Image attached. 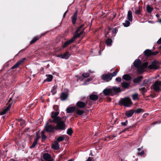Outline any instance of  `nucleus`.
I'll list each match as a JSON object with an SVG mask.
<instances>
[{"instance_id":"8","label":"nucleus","mask_w":161,"mask_h":161,"mask_svg":"<svg viewBox=\"0 0 161 161\" xmlns=\"http://www.w3.org/2000/svg\"><path fill=\"white\" fill-rule=\"evenodd\" d=\"M153 90L155 91H159L161 90V80L155 81L153 85Z\"/></svg>"},{"instance_id":"10","label":"nucleus","mask_w":161,"mask_h":161,"mask_svg":"<svg viewBox=\"0 0 161 161\" xmlns=\"http://www.w3.org/2000/svg\"><path fill=\"white\" fill-rule=\"evenodd\" d=\"M70 56V54H69V52L66 51L63 54H60L57 55V57L62 59H67L69 58Z\"/></svg>"},{"instance_id":"18","label":"nucleus","mask_w":161,"mask_h":161,"mask_svg":"<svg viewBox=\"0 0 161 161\" xmlns=\"http://www.w3.org/2000/svg\"><path fill=\"white\" fill-rule=\"evenodd\" d=\"M127 19L130 22L132 20V12L130 10H129L128 12L127 15Z\"/></svg>"},{"instance_id":"29","label":"nucleus","mask_w":161,"mask_h":161,"mask_svg":"<svg viewBox=\"0 0 161 161\" xmlns=\"http://www.w3.org/2000/svg\"><path fill=\"white\" fill-rule=\"evenodd\" d=\"M47 78L45 80V81L50 82L53 80V76L51 75H46Z\"/></svg>"},{"instance_id":"9","label":"nucleus","mask_w":161,"mask_h":161,"mask_svg":"<svg viewBox=\"0 0 161 161\" xmlns=\"http://www.w3.org/2000/svg\"><path fill=\"white\" fill-rule=\"evenodd\" d=\"M102 79L106 82L111 80L113 77L112 74H103L101 76Z\"/></svg>"},{"instance_id":"49","label":"nucleus","mask_w":161,"mask_h":161,"mask_svg":"<svg viewBox=\"0 0 161 161\" xmlns=\"http://www.w3.org/2000/svg\"><path fill=\"white\" fill-rule=\"evenodd\" d=\"M157 43L158 44H161V38H160L157 41Z\"/></svg>"},{"instance_id":"41","label":"nucleus","mask_w":161,"mask_h":161,"mask_svg":"<svg viewBox=\"0 0 161 161\" xmlns=\"http://www.w3.org/2000/svg\"><path fill=\"white\" fill-rule=\"evenodd\" d=\"M143 110L142 108H139L136 109L135 110H134V112H135L136 113H139L142 112H143Z\"/></svg>"},{"instance_id":"2","label":"nucleus","mask_w":161,"mask_h":161,"mask_svg":"<svg viewBox=\"0 0 161 161\" xmlns=\"http://www.w3.org/2000/svg\"><path fill=\"white\" fill-rule=\"evenodd\" d=\"M147 62L142 63L139 59H136L134 62V66L137 68V70L138 73H142L144 72L145 69L148 65Z\"/></svg>"},{"instance_id":"48","label":"nucleus","mask_w":161,"mask_h":161,"mask_svg":"<svg viewBox=\"0 0 161 161\" xmlns=\"http://www.w3.org/2000/svg\"><path fill=\"white\" fill-rule=\"evenodd\" d=\"M36 138L35 140H37V141L40 138V136L38 134V133H36Z\"/></svg>"},{"instance_id":"59","label":"nucleus","mask_w":161,"mask_h":161,"mask_svg":"<svg viewBox=\"0 0 161 161\" xmlns=\"http://www.w3.org/2000/svg\"><path fill=\"white\" fill-rule=\"evenodd\" d=\"M89 72H90V73H92V72L91 71H89Z\"/></svg>"},{"instance_id":"31","label":"nucleus","mask_w":161,"mask_h":161,"mask_svg":"<svg viewBox=\"0 0 161 161\" xmlns=\"http://www.w3.org/2000/svg\"><path fill=\"white\" fill-rule=\"evenodd\" d=\"M153 8L151 7L150 5H148L147 7V10L149 13H151L153 11Z\"/></svg>"},{"instance_id":"1","label":"nucleus","mask_w":161,"mask_h":161,"mask_svg":"<svg viewBox=\"0 0 161 161\" xmlns=\"http://www.w3.org/2000/svg\"><path fill=\"white\" fill-rule=\"evenodd\" d=\"M84 25V24H82L78 28L77 30L75 32V34L73 37L69 40L65 42L63 44L62 46L63 48H65L67 46L74 42L76 39L79 37L81 35L83 34L85 28H82V27Z\"/></svg>"},{"instance_id":"38","label":"nucleus","mask_w":161,"mask_h":161,"mask_svg":"<svg viewBox=\"0 0 161 161\" xmlns=\"http://www.w3.org/2000/svg\"><path fill=\"white\" fill-rule=\"evenodd\" d=\"M142 8L141 7H139V8L136 10L135 11V13L136 14H140L141 12Z\"/></svg>"},{"instance_id":"36","label":"nucleus","mask_w":161,"mask_h":161,"mask_svg":"<svg viewBox=\"0 0 161 161\" xmlns=\"http://www.w3.org/2000/svg\"><path fill=\"white\" fill-rule=\"evenodd\" d=\"M138 93H135L132 95V99L133 100H136L138 99Z\"/></svg>"},{"instance_id":"28","label":"nucleus","mask_w":161,"mask_h":161,"mask_svg":"<svg viewBox=\"0 0 161 161\" xmlns=\"http://www.w3.org/2000/svg\"><path fill=\"white\" fill-rule=\"evenodd\" d=\"M77 12H75L72 18V23L73 24H75L76 22L77 18Z\"/></svg>"},{"instance_id":"42","label":"nucleus","mask_w":161,"mask_h":161,"mask_svg":"<svg viewBox=\"0 0 161 161\" xmlns=\"http://www.w3.org/2000/svg\"><path fill=\"white\" fill-rule=\"evenodd\" d=\"M19 122L21 126H23L25 123V121L21 119H19Z\"/></svg>"},{"instance_id":"43","label":"nucleus","mask_w":161,"mask_h":161,"mask_svg":"<svg viewBox=\"0 0 161 161\" xmlns=\"http://www.w3.org/2000/svg\"><path fill=\"white\" fill-rule=\"evenodd\" d=\"M89 74L87 73H83L82 76L84 78H87L89 77Z\"/></svg>"},{"instance_id":"58","label":"nucleus","mask_w":161,"mask_h":161,"mask_svg":"<svg viewBox=\"0 0 161 161\" xmlns=\"http://www.w3.org/2000/svg\"><path fill=\"white\" fill-rule=\"evenodd\" d=\"M68 161H73L72 159H70Z\"/></svg>"},{"instance_id":"15","label":"nucleus","mask_w":161,"mask_h":161,"mask_svg":"<svg viewBox=\"0 0 161 161\" xmlns=\"http://www.w3.org/2000/svg\"><path fill=\"white\" fill-rule=\"evenodd\" d=\"M86 104V103L83 102L79 101L76 103V105L79 108H83L85 107Z\"/></svg>"},{"instance_id":"47","label":"nucleus","mask_w":161,"mask_h":161,"mask_svg":"<svg viewBox=\"0 0 161 161\" xmlns=\"http://www.w3.org/2000/svg\"><path fill=\"white\" fill-rule=\"evenodd\" d=\"M116 80L118 82H120L121 81V79L120 77H118L116 78Z\"/></svg>"},{"instance_id":"23","label":"nucleus","mask_w":161,"mask_h":161,"mask_svg":"<svg viewBox=\"0 0 161 161\" xmlns=\"http://www.w3.org/2000/svg\"><path fill=\"white\" fill-rule=\"evenodd\" d=\"M131 77L128 74H125L123 76V79L126 81H129L131 79Z\"/></svg>"},{"instance_id":"50","label":"nucleus","mask_w":161,"mask_h":161,"mask_svg":"<svg viewBox=\"0 0 161 161\" xmlns=\"http://www.w3.org/2000/svg\"><path fill=\"white\" fill-rule=\"evenodd\" d=\"M117 73V71H114L113 72V74H112L113 77L116 76V75Z\"/></svg>"},{"instance_id":"55","label":"nucleus","mask_w":161,"mask_h":161,"mask_svg":"<svg viewBox=\"0 0 161 161\" xmlns=\"http://www.w3.org/2000/svg\"><path fill=\"white\" fill-rule=\"evenodd\" d=\"M81 80L80 79V77H79L78 79H77V81H78V80Z\"/></svg>"},{"instance_id":"56","label":"nucleus","mask_w":161,"mask_h":161,"mask_svg":"<svg viewBox=\"0 0 161 161\" xmlns=\"http://www.w3.org/2000/svg\"><path fill=\"white\" fill-rule=\"evenodd\" d=\"M125 122L127 125V123H128L127 120H126Z\"/></svg>"},{"instance_id":"14","label":"nucleus","mask_w":161,"mask_h":161,"mask_svg":"<svg viewBox=\"0 0 161 161\" xmlns=\"http://www.w3.org/2000/svg\"><path fill=\"white\" fill-rule=\"evenodd\" d=\"M112 90L111 88H107L105 89L103 91V92L105 96L109 95H112Z\"/></svg>"},{"instance_id":"46","label":"nucleus","mask_w":161,"mask_h":161,"mask_svg":"<svg viewBox=\"0 0 161 161\" xmlns=\"http://www.w3.org/2000/svg\"><path fill=\"white\" fill-rule=\"evenodd\" d=\"M158 53V52L156 51L154 52H152V55H155Z\"/></svg>"},{"instance_id":"6","label":"nucleus","mask_w":161,"mask_h":161,"mask_svg":"<svg viewBox=\"0 0 161 161\" xmlns=\"http://www.w3.org/2000/svg\"><path fill=\"white\" fill-rule=\"evenodd\" d=\"M159 64L158 62L156 60L152 61L151 64H149L148 68L150 69L156 70L159 68Z\"/></svg>"},{"instance_id":"16","label":"nucleus","mask_w":161,"mask_h":161,"mask_svg":"<svg viewBox=\"0 0 161 161\" xmlns=\"http://www.w3.org/2000/svg\"><path fill=\"white\" fill-rule=\"evenodd\" d=\"M45 33H43L42 34V35H40L38 36H36L35 37H34L30 42V44H32L35 42H36L38 39L41 37L42 36H44L45 35Z\"/></svg>"},{"instance_id":"37","label":"nucleus","mask_w":161,"mask_h":161,"mask_svg":"<svg viewBox=\"0 0 161 161\" xmlns=\"http://www.w3.org/2000/svg\"><path fill=\"white\" fill-rule=\"evenodd\" d=\"M67 134L69 136H71L73 133V131L71 128L68 129L67 130Z\"/></svg>"},{"instance_id":"54","label":"nucleus","mask_w":161,"mask_h":161,"mask_svg":"<svg viewBox=\"0 0 161 161\" xmlns=\"http://www.w3.org/2000/svg\"><path fill=\"white\" fill-rule=\"evenodd\" d=\"M68 12V10H67L66 11L65 13H64V15H63V17H65V15L66 14V13Z\"/></svg>"},{"instance_id":"4","label":"nucleus","mask_w":161,"mask_h":161,"mask_svg":"<svg viewBox=\"0 0 161 161\" xmlns=\"http://www.w3.org/2000/svg\"><path fill=\"white\" fill-rule=\"evenodd\" d=\"M119 103L126 107H130L132 105V103L130 98L126 97L121 99L119 101Z\"/></svg>"},{"instance_id":"32","label":"nucleus","mask_w":161,"mask_h":161,"mask_svg":"<svg viewBox=\"0 0 161 161\" xmlns=\"http://www.w3.org/2000/svg\"><path fill=\"white\" fill-rule=\"evenodd\" d=\"M130 21L128 20H126L125 21V22L123 23V24L125 27H127L129 26L130 24Z\"/></svg>"},{"instance_id":"11","label":"nucleus","mask_w":161,"mask_h":161,"mask_svg":"<svg viewBox=\"0 0 161 161\" xmlns=\"http://www.w3.org/2000/svg\"><path fill=\"white\" fill-rule=\"evenodd\" d=\"M25 58H23L18 62H17V63L15 64V65L13 66L12 67V69H14L16 68H18L19 66L23 63L24 62V61L25 60Z\"/></svg>"},{"instance_id":"21","label":"nucleus","mask_w":161,"mask_h":161,"mask_svg":"<svg viewBox=\"0 0 161 161\" xmlns=\"http://www.w3.org/2000/svg\"><path fill=\"white\" fill-rule=\"evenodd\" d=\"M75 107H70L67 108L66 112L67 113H72L75 110Z\"/></svg>"},{"instance_id":"62","label":"nucleus","mask_w":161,"mask_h":161,"mask_svg":"<svg viewBox=\"0 0 161 161\" xmlns=\"http://www.w3.org/2000/svg\"><path fill=\"white\" fill-rule=\"evenodd\" d=\"M76 77H78V76H76Z\"/></svg>"},{"instance_id":"33","label":"nucleus","mask_w":161,"mask_h":161,"mask_svg":"<svg viewBox=\"0 0 161 161\" xmlns=\"http://www.w3.org/2000/svg\"><path fill=\"white\" fill-rule=\"evenodd\" d=\"M45 132V130H44L42 131V133H41L42 138V140H45L47 138L46 136L44 134Z\"/></svg>"},{"instance_id":"40","label":"nucleus","mask_w":161,"mask_h":161,"mask_svg":"<svg viewBox=\"0 0 161 161\" xmlns=\"http://www.w3.org/2000/svg\"><path fill=\"white\" fill-rule=\"evenodd\" d=\"M37 142V140H35L32 145L30 147L31 148H33L35 147Z\"/></svg>"},{"instance_id":"60","label":"nucleus","mask_w":161,"mask_h":161,"mask_svg":"<svg viewBox=\"0 0 161 161\" xmlns=\"http://www.w3.org/2000/svg\"><path fill=\"white\" fill-rule=\"evenodd\" d=\"M159 48H161V46H160V47H159Z\"/></svg>"},{"instance_id":"30","label":"nucleus","mask_w":161,"mask_h":161,"mask_svg":"<svg viewBox=\"0 0 161 161\" xmlns=\"http://www.w3.org/2000/svg\"><path fill=\"white\" fill-rule=\"evenodd\" d=\"M59 113V112H52L51 113V117L53 119H54V118H55V117H57V116L58 114Z\"/></svg>"},{"instance_id":"17","label":"nucleus","mask_w":161,"mask_h":161,"mask_svg":"<svg viewBox=\"0 0 161 161\" xmlns=\"http://www.w3.org/2000/svg\"><path fill=\"white\" fill-rule=\"evenodd\" d=\"M134 113V110H131L127 111L125 112V115L127 117H130L133 115Z\"/></svg>"},{"instance_id":"7","label":"nucleus","mask_w":161,"mask_h":161,"mask_svg":"<svg viewBox=\"0 0 161 161\" xmlns=\"http://www.w3.org/2000/svg\"><path fill=\"white\" fill-rule=\"evenodd\" d=\"M56 126H54L52 125H49L48 123H47L45 126L44 130L47 132H51L53 131L54 129L56 130Z\"/></svg>"},{"instance_id":"27","label":"nucleus","mask_w":161,"mask_h":161,"mask_svg":"<svg viewBox=\"0 0 161 161\" xmlns=\"http://www.w3.org/2000/svg\"><path fill=\"white\" fill-rule=\"evenodd\" d=\"M143 78V77L142 76L135 78L133 80L134 82L135 83H137L140 81Z\"/></svg>"},{"instance_id":"26","label":"nucleus","mask_w":161,"mask_h":161,"mask_svg":"<svg viewBox=\"0 0 161 161\" xmlns=\"http://www.w3.org/2000/svg\"><path fill=\"white\" fill-rule=\"evenodd\" d=\"M142 147L139 148L137 149V150L138 151V152L137 153V154L138 155L140 156H143L145 154V151H140L141 149H142Z\"/></svg>"},{"instance_id":"22","label":"nucleus","mask_w":161,"mask_h":161,"mask_svg":"<svg viewBox=\"0 0 161 161\" xmlns=\"http://www.w3.org/2000/svg\"><path fill=\"white\" fill-rule=\"evenodd\" d=\"M144 53L145 55L147 57L152 55V51L149 49L145 50L144 52Z\"/></svg>"},{"instance_id":"51","label":"nucleus","mask_w":161,"mask_h":161,"mask_svg":"<svg viewBox=\"0 0 161 161\" xmlns=\"http://www.w3.org/2000/svg\"><path fill=\"white\" fill-rule=\"evenodd\" d=\"M92 159L91 157H89L86 161H92Z\"/></svg>"},{"instance_id":"12","label":"nucleus","mask_w":161,"mask_h":161,"mask_svg":"<svg viewBox=\"0 0 161 161\" xmlns=\"http://www.w3.org/2000/svg\"><path fill=\"white\" fill-rule=\"evenodd\" d=\"M43 158L46 161H54V160L51 158L50 155L48 153L44 154Z\"/></svg>"},{"instance_id":"19","label":"nucleus","mask_w":161,"mask_h":161,"mask_svg":"<svg viewBox=\"0 0 161 161\" xmlns=\"http://www.w3.org/2000/svg\"><path fill=\"white\" fill-rule=\"evenodd\" d=\"M52 148L55 150H58L59 148V146L58 142L57 141H55L52 145Z\"/></svg>"},{"instance_id":"39","label":"nucleus","mask_w":161,"mask_h":161,"mask_svg":"<svg viewBox=\"0 0 161 161\" xmlns=\"http://www.w3.org/2000/svg\"><path fill=\"white\" fill-rule=\"evenodd\" d=\"M84 112V111L83 110H77L76 111V113L78 115H81Z\"/></svg>"},{"instance_id":"45","label":"nucleus","mask_w":161,"mask_h":161,"mask_svg":"<svg viewBox=\"0 0 161 161\" xmlns=\"http://www.w3.org/2000/svg\"><path fill=\"white\" fill-rule=\"evenodd\" d=\"M140 90L141 91L143 92H145L147 91L146 89L144 87L140 88Z\"/></svg>"},{"instance_id":"5","label":"nucleus","mask_w":161,"mask_h":161,"mask_svg":"<svg viewBox=\"0 0 161 161\" xmlns=\"http://www.w3.org/2000/svg\"><path fill=\"white\" fill-rule=\"evenodd\" d=\"M15 102L14 100H12V98H10L8 102V106L3 111L0 113V114L3 115L7 113L10 109L12 105L14 104Z\"/></svg>"},{"instance_id":"52","label":"nucleus","mask_w":161,"mask_h":161,"mask_svg":"<svg viewBox=\"0 0 161 161\" xmlns=\"http://www.w3.org/2000/svg\"><path fill=\"white\" fill-rule=\"evenodd\" d=\"M121 124L122 126H125L127 125V124L124 122L121 123Z\"/></svg>"},{"instance_id":"20","label":"nucleus","mask_w":161,"mask_h":161,"mask_svg":"<svg viewBox=\"0 0 161 161\" xmlns=\"http://www.w3.org/2000/svg\"><path fill=\"white\" fill-rule=\"evenodd\" d=\"M68 97V94L65 92H62L60 96V99L61 100H64Z\"/></svg>"},{"instance_id":"24","label":"nucleus","mask_w":161,"mask_h":161,"mask_svg":"<svg viewBox=\"0 0 161 161\" xmlns=\"http://www.w3.org/2000/svg\"><path fill=\"white\" fill-rule=\"evenodd\" d=\"M90 98L92 100H96L98 98V97L97 95L91 94L89 96Z\"/></svg>"},{"instance_id":"25","label":"nucleus","mask_w":161,"mask_h":161,"mask_svg":"<svg viewBox=\"0 0 161 161\" xmlns=\"http://www.w3.org/2000/svg\"><path fill=\"white\" fill-rule=\"evenodd\" d=\"M130 84L125 82L121 83V85L124 88H128Z\"/></svg>"},{"instance_id":"44","label":"nucleus","mask_w":161,"mask_h":161,"mask_svg":"<svg viewBox=\"0 0 161 161\" xmlns=\"http://www.w3.org/2000/svg\"><path fill=\"white\" fill-rule=\"evenodd\" d=\"M64 140V138L62 136H59L57 139V142H61Z\"/></svg>"},{"instance_id":"34","label":"nucleus","mask_w":161,"mask_h":161,"mask_svg":"<svg viewBox=\"0 0 161 161\" xmlns=\"http://www.w3.org/2000/svg\"><path fill=\"white\" fill-rule=\"evenodd\" d=\"M57 86H54L53 87V89L51 91V92L52 93V95H54L56 92V88Z\"/></svg>"},{"instance_id":"63","label":"nucleus","mask_w":161,"mask_h":161,"mask_svg":"<svg viewBox=\"0 0 161 161\" xmlns=\"http://www.w3.org/2000/svg\"><path fill=\"white\" fill-rule=\"evenodd\" d=\"M156 16H158V15H157H157H156Z\"/></svg>"},{"instance_id":"61","label":"nucleus","mask_w":161,"mask_h":161,"mask_svg":"<svg viewBox=\"0 0 161 161\" xmlns=\"http://www.w3.org/2000/svg\"><path fill=\"white\" fill-rule=\"evenodd\" d=\"M157 123V122H155L154 124H155L156 123Z\"/></svg>"},{"instance_id":"3","label":"nucleus","mask_w":161,"mask_h":161,"mask_svg":"<svg viewBox=\"0 0 161 161\" xmlns=\"http://www.w3.org/2000/svg\"><path fill=\"white\" fill-rule=\"evenodd\" d=\"M53 122L57 123L56 130H63L65 129L64 122L61 120V118L59 117H55L53 120Z\"/></svg>"},{"instance_id":"35","label":"nucleus","mask_w":161,"mask_h":161,"mask_svg":"<svg viewBox=\"0 0 161 161\" xmlns=\"http://www.w3.org/2000/svg\"><path fill=\"white\" fill-rule=\"evenodd\" d=\"M112 42V40L111 39H108L106 41V43L108 46H110Z\"/></svg>"},{"instance_id":"13","label":"nucleus","mask_w":161,"mask_h":161,"mask_svg":"<svg viewBox=\"0 0 161 161\" xmlns=\"http://www.w3.org/2000/svg\"><path fill=\"white\" fill-rule=\"evenodd\" d=\"M111 89L112 90V95H114L117 93L119 92H121L120 88L119 87H117L114 86L112 88H111Z\"/></svg>"},{"instance_id":"57","label":"nucleus","mask_w":161,"mask_h":161,"mask_svg":"<svg viewBox=\"0 0 161 161\" xmlns=\"http://www.w3.org/2000/svg\"><path fill=\"white\" fill-rule=\"evenodd\" d=\"M159 22L161 23V19H159Z\"/></svg>"},{"instance_id":"53","label":"nucleus","mask_w":161,"mask_h":161,"mask_svg":"<svg viewBox=\"0 0 161 161\" xmlns=\"http://www.w3.org/2000/svg\"><path fill=\"white\" fill-rule=\"evenodd\" d=\"M116 28H115L112 31H113V33H115L116 32Z\"/></svg>"}]
</instances>
